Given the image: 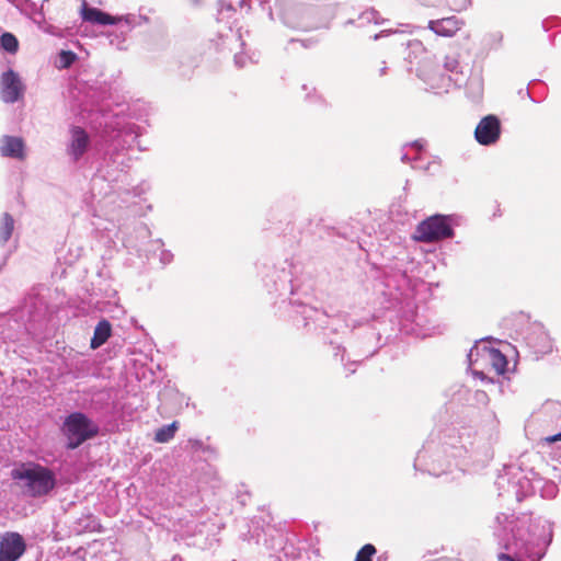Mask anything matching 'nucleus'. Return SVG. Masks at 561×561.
<instances>
[{"mask_svg": "<svg viewBox=\"0 0 561 561\" xmlns=\"http://www.w3.org/2000/svg\"><path fill=\"white\" fill-rule=\"evenodd\" d=\"M493 535L503 549L499 561H541L553 539V524L533 513H499Z\"/></svg>", "mask_w": 561, "mask_h": 561, "instance_id": "f257e3e1", "label": "nucleus"}, {"mask_svg": "<svg viewBox=\"0 0 561 561\" xmlns=\"http://www.w3.org/2000/svg\"><path fill=\"white\" fill-rule=\"evenodd\" d=\"M470 427H448L437 438L431 437L416 454L414 468L440 477L453 467L460 468L467 458L479 454L473 447Z\"/></svg>", "mask_w": 561, "mask_h": 561, "instance_id": "f03ea898", "label": "nucleus"}, {"mask_svg": "<svg viewBox=\"0 0 561 561\" xmlns=\"http://www.w3.org/2000/svg\"><path fill=\"white\" fill-rule=\"evenodd\" d=\"M260 273L270 294L277 293L282 296L289 291L290 317L297 325L301 323L308 332L314 333L329 328L330 317L324 310L312 307L306 300L297 297L300 291L299 279L295 276L297 265L284 260L278 264H263Z\"/></svg>", "mask_w": 561, "mask_h": 561, "instance_id": "7ed1b4c3", "label": "nucleus"}, {"mask_svg": "<svg viewBox=\"0 0 561 561\" xmlns=\"http://www.w3.org/2000/svg\"><path fill=\"white\" fill-rule=\"evenodd\" d=\"M163 355L156 350V345L142 328V410L157 404L162 414L165 410L179 403L180 396L175 385L170 379L164 380Z\"/></svg>", "mask_w": 561, "mask_h": 561, "instance_id": "20e7f679", "label": "nucleus"}, {"mask_svg": "<svg viewBox=\"0 0 561 561\" xmlns=\"http://www.w3.org/2000/svg\"><path fill=\"white\" fill-rule=\"evenodd\" d=\"M399 300L398 317L400 330L416 337H427L438 332L435 313L426 304H416L408 294L393 297Z\"/></svg>", "mask_w": 561, "mask_h": 561, "instance_id": "39448f33", "label": "nucleus"}, {"mask_svg": "<svg viewBox=\"0 0 561 561\" xmlns=\"http://www.w3.org/2000/svg\"><path fill=\"white\" fill-rule=\"evenodd\" d=\"M11 478L18 482L27 497L47 496L57 486V478L51 469L36 462L22 463L12 469Z\"/></svg>", "mask_w": 561, "mask_h": 561, "instance_id": "423d86ee", "label": "nucleus"}, {"mask_svg": "<svg viewBox=\"0 0 561 561\" xmlns=\"http://www.w3.org/2000/svg\"><path fill=\"white\" fill-rule=\"evenodd\" d=\"M528 477L520 467L504 466L503 472L495 480L500 496L514 497L517 502L533 495L541 484V479L530 471Z\"/></svg>", "mask_w": 561, "mask_h": 561, "instance_id": "0eeeda50", "label": "nucleus"}, {"mask_svg": "<svg viewBox=\"0 0 561 561\" xmlns=\"http://www.w3.org/2000/svg\"><path fill=\"white\" fill-rule=\"evenodd\" d=\"M60 431L66 438V448L73 450L94 438L100 428L83 412H72L64 420Z\"/></svg>", "mask_w": 561, "mask_h": 561, "instance_id": "6e6552de", "label": "nucleus"}, {"mask_svg": "<svg viewBox=\"0 0 561 561\" xmlns=\"http://www.w3.org/2000/svg\"><path fill=\"white\" fill-rule=\"evenodd\" d=\"M443 68L448 75L442 72L438 67L426 70L425 66H422L417 69L416 76L431 89L448 90L450 85L460 88L463 84L465 75L459 70V61L456 57L446 56Z\"/></svg>", "mask_w": 561, "mask_h": 561, "instance_id": "1a4fd4ad", "label": "nucleus"}, {"mask_svg": "<svg viewBox=\"0 0 561 561\" xmlns=\"http://www.w3.org/2000/svg\"><path fill=\"white\" fill-rule=\"evenodd\" d=\"M415 233V240L421 242H435L451 239L455 236L451 217L448 215L435 214L422 220L417 225Z\"/></svg>", "mask_w": 561, "mask_h": 561, "instance_id": "9d476101", "label": "nucleus"}, {"mask_svg": "<svg viewBox=\"0 0 561 561\" xmlns=\"http://www.w3.org/2000/svg\"><path fill=\"white\" fill-rule=\"evenodd\" d=\"M25 84L20 75L13 69L3 71L0 76V100L5 104H14L23 99Z\"/></svg>", "mask_w": 561, "mask_h": 561, "instance_id": "9b49d317", "label": "nucleus"}, {"mask_svg": "<svg viewBox=\"0 0 561 561\" xmlns=\"http://www.w3.org/2000/svg\"><path fill=\"white\" fill-rule=\"evenodd\" d=\"M501 121L496 115L489 114L481 118L474 129V139L482 146H492L501 137Z\"/></svg>", "mask_w": 561, "mask_h": 561, "instance_id": "f8f14e48", "label": "nucleus"}, {"mask_svg": "<svg viewBox=\"0 0 561 561\" xmlns=\"http://www.w3.org/2000/svg\"><path fill=\"white\" fill-rule=\"evenodd\" d=\"M25 550L26 542L21 534L9 531L0 537V561H18Z\"/></svg>", "mask_w": 561, "mask_h": 561, "instance_id": "ddd939ff", "label": "nucleus"}, {"mask_svg": "<svg viewBox=\"0 0 561 561\" xmlns=\"http://www.w3.org/2000/svg\"><path fill=\"white\" fill-rule=\"evenodd\" d=\"M481 351L488 356V358L492 363V366L496 369L497 374L502 375L505 373L508 362L506 356L500 350L483 346ZM479 354L480 347L478 345H474L473 347L470 348L467 355L470 366H472L478 360Z\"/></svg>", "mask_w": 561, "mask_h": 561, "instance_id": "4468645a", "label": "nucleus"}, {"mask_svg": "<svg viewBox=\"0 0 561 561\" xmlns=\"http://www.w3.org/2000/svg\"><path fill=\"white\" fill-rule=\"evenodd\" d=\"M71 140L67 148L68 154L77 162L87 152L90 146V137L88 133L80 126H73L70 129Z\"/></svg>", "mask_w": 561, "mask_h": 561, "instance_id": "2eb2a0df", "label": "nucleus"}, {"mask_svg": "<svg viewBox=\"0 0 561 561\" xmlns=\"http://www.w3.org/2000/svg\"><path fill=\"white\" fill-rule=\"evenodd\" d=\"M0 153L2 157L24 160L25 141L22 137L3 135L0 139Z\"/></svg>", "mask_w": 561, "mask_h": 561, "instance_id": "dca6fc26", "label": "nucleus"}, {"mask_svg": "<svg viewBox=\"0 0 561 561\" xmlns=\"http://www.w3.org/2000/svg\"><path fill=\"white\" fill-rule=\"evenodd\" d=\"M525 341L536 355L548 354L552 351V341L541 327L534 328Z\"/></svg>", "mask_w": 561, "mask_h": 561, "instance_id": "f3484780", "label": "nucleus"}, {"mask_svg": "<svg viewBox=\"0 0 561 561\" xmlns=\"http://www.w3.org/2000/svg\"><path fill=\"white\" fill-rule=\"evenodd\" d=\"M145 252L148 262L152 264L157 260L158 265L161 268L173 261V253L164 249V243L161 239L148 242Z\"/></svg>", "mask_w": 561, "mask_h": 561, "instance_id": "a211bd4d", "label": "nucleus"}, {"mask_svg": "<svg viewBox=\"0 0 561 561\" xmlns=\"http://www.w3.org/2000/svg\"><path fill=\"white\" fill-rule=\"evenodd\" d=\"M462 22L456 16L444 18L428 21V28L435 34L444 37H451L462 26Z\"/></svg>", "mask_w": 561, "mask_h": 561, "instance_id": "6ab92c4d", "label": "nucleus"}, {"mask_svg": "<svg viewBox=\"0 0 561 561\" xmlns=\"http://www.w3.org/2000/svg\"><path fill=\"white\" fill-rule=\"evenodd\" d=\"M286 534L279 529L268 527L264 531V546L274 553H280L285 545Z\"/></svg>", "mask_w": 561, "mask_h": 561, "instance_id": "aec40b11", "label": "nucleus"}, {"mask_svg": "<svg viewBox=\"0 0 561 561\" xmlns=\"http://www.w3.org/2000/svg\"><path fill=\"white\" fill-rule=\"evenodd\" d=\"M112 335V325L108 320L102 319L99 321L94 329L93 336L90 342V347L96 350L101 347Z\"/></svg>", "mask_w": 561, "mask_h": 561, "instance_id": "412c9836", "label": "nucleus"}, {"mask_svg": "<svg viewBox=\"0 0 561 561\" xmlns=\"http://www.w3.org/2000/svg\"><path fill=\"white\" fill-rule=\"evenodd\" d=\"M463 84H466V95L473 103H479L483 96V80L480 75H472L467 80L465 79Z\"/></svg>", "mask_w": 561, "mask_h": 561, "instance_id": "4be33fe9", "label": "nucleus"}, {"mask_svg": "<svg viewBox=\"0 0 561 561\" xmlns=\"http://www.w3.org/2000/svg\"><path fill=\"white\" fill-rule=\"evenodd\" d=\"M178 430H179L178 421H173L170 424L163 425L156 431L153 440L156 443H160V444L169 443L171 439L174 438Z\"/></svg>", "mask_w": 561, "mask_h": 561, "instance_id": "5701e85b", "label": "nucleus"}, {"mask_svg": "<svg viewBox=\"0 0 561 561\" xmlns=\"http://www.w3.org/2000/svg\"><path fill=\"white\" fill-rule=\"evenodd\" d=\"M13 229L14 218L11 214L4 213L0 220V242L2 244H5L10 240Z\"/></svg>", "mask_w": 561, "mask_h": 561, "instance_id": "b1692460", "label": "nucleus"}, {"mask_svg": "<svg viewBox=\"0 0 561 561\" xmlns=\"http://www.w3.org/2000/svg\"><path fill=\"white\" fill-rule=\"evenodd\" d=\"M0 48L9 54H15L19 50V41L16 36L9 32L1 34Z\"/></svg>", "mask_w": 561, "mask_h": 561, "instance_id": "393cba45", "label": "nucleus"}, {"mask_svg": "<svg viewBox=\"0 0 561 561\" xmlns=\"http://www.w3.org/2000/svg\"><path fill=\"white\" fill-rule=\"evenodd\" d=\"M280 553L293 561H296L300 557L299 549L295 545V535L289 536L286 534L285 545L282 548Z\"/></svg>", "mask_w": 561, "mask_h": 561, "instance_id": "a878e982", "label": "nucleus"}, {"mask_svg": "<svg viewBox=\"0 0 561 561\" xmlns=\"http://www.w3.org/2000/svg\"><path fill=\"white\" fill-rule=\"evenodd\" d=\"M359 26H363L365 24L375 23V24H381L385 22L383 19L380 18V13L375 10L374 8L367 9L363 11L358 15Z\"/></svg>", "mask_w": 561, "mask_h": 561, "instance_id": "bb28decb", "label": "nucleus"}, {"mask_svg": "<svg viewBox=\"0 0 561 561\" xmlns=\"http://www.w3.org/2000/svg\"><path fill=\"white\" fill-rule=\"evenodd\" d=\"M471 432H472V442L474 443L473 447H474V449L479 450V454L472 458H467L466 462L468 460L480 461V460H482V458H490L491 453H490L489 445L485 443L479 444V443H481V439H477L476 433L472 430H471Z\"/></svg>", "mask_w": 561, "mask_h": 561, "instance_id": "cd10ccee", "label": "nucleus"}, {"mask_svg": "<svg viewBox=\"0 0 561 561\" xmlns=\"http://www.w3.org/2000/svg\"><path fill=\"white\" fill-rule=\"evenodd\" d=\"M11 3L25 16L31 19L37 5L32 0H11Z\"/></svg>", "mask_w": 561, "mask_h": 561, "instance_id": "c85d7f7f", "label": "nucleus"}, {"mask_svg": "<svg viewBox=\"0 0 561 561\" xmlns=\"http://www.w3.org/2000/svg\"><path fill=\"white\" fill-rule=\"evenodd\" d=\"M101 11L102 10L98 8L89 7L87 2L83 1L81 7V18L83 21L95 24L98 19L101 16Z\"/></svg>", "mask_w": 561, "mask_h": 561, "instance_id": "c756f323", "label": "nucleus"}, {"mask_svg": "<svg viewBox=\"0 0 561 561\" xmlns=\"http://www.w3.org/2000/svg\"><path fill=\"white\" fill-rule=\"evenodd\" d=\"M376 552V547L373 543H366L358 550L355 561H373Z\"/></svg>", "mask_w": 561, "mask_h": 561, "instance_id": "7c9ffc66", "label": "nucleus"}, {"mask_svg": "<svg viewBox=\"0 0 561 561\" xmlns=\"http://www.w3.org/2000/svg\"><path fill=\"white\" fill-rule=\"evenodd\" d=\"M77 59V55L71 50H61L59 53L60 68H69Z\"/></svg>", "mask_w": 561, "mask_h": 561, "instance_id": "2f4dec72", "label": "nucleus"}, {"mask_svg": "<svg viewBox=\"0 0 561 561\" xmlns=\"http://www.w3.org/2000/svg\"><path fill=\"white\" fill-rule=\"evenodd\" d=\"M439 162L437 160L428 161L426 163L422 162V156L421 157H413V164L412 169L414 170H423V171H431L433 167H438Z\"/></svg>", "mask_w": 561, "mask_h": 561, "instance_id": "473e14b6", "label": "nucleus"}, {"mask_svg": "<svg viewBox=\"0 0 561 561\" xmlns=\"http://www.w3.org/2000/svg\"><path fill=\"white\" fill-rule=\"evenodd\" d=\"M484 41L490 48H496L503 41V34L499 31L492 32L486 35Z\"/></svg>", "mask_w": 561, "mask_h": 561, "instance_id": "72a5a7b5", "label": "nucleus"}, {"mask_svg": "<svg viewBox=\"0 0 561 561\" xmlns=\"http://www.w3.org/2000/svg\"><path fill=\"white\" fill-rule=\"evenodd\" d=\"M121 20H122V18H116V16L108 14L107 12L101 11V16L98 19L95 24L111 25V24H116Z\"/></svg>", "mask_w": 561, "mask_h": 561, "instance_id": "f704fd0d", "label": "nucleus"}, {"mask_svg": "<svg viewBox=\"0 0 561 561\" xmlns=\"http://www.w3.org/2000/svg\"><path fill=\"white\" fill-rule=\"evenodd\" d=\"M407 147L414 151V156L413 157H421L422 156V151L424 149V141L422 139H417V140H414L412 142H409V144L404 145L403 149L407 148Z\"/></svg>", "mask_w": 561, "mask_h": 561, "instance_id": "c9c22d12", "label": "nucleus"}, {"mask_svg": "<svg viewBox=\"0 0 561 561\" xmlns=\"http://www.w3.org/2000/svg\"><path fill=\"white\" fill-rule=\"evenodd\" d=\"M31 20L35 24H37L39 27H42V25L45 23V14H44L43 5L36 8Z\"/></svg>", "mask_w": 561, "mask_h": 561, "instance_id": "e433bc0d", "label": "nucleus"}, {"mask_svg": "<svg viewBox=\"0 0 561 561\" xmlns=\"http://www.w3.org/2000/svg\"><path fill=\"white\" fill-rule=\"evenodd\" d=\"M472 4V0H454L453 5L454 10L457 12H461L463 10H467Z\"/></svg>", "mask_w": 561, "mask_h": 561, "instance_id": "4c0bfd02", "label": "nucleus"}, {"mask_svg": "<svg viewBox=\"0 0 561 561\" xmlns=\"http://www.w3.org/2000/svg\"><path fill=\"white\" fill-rule=\"evenodd\" d=\"M474 401L479 404L486 405L489 403V396L483 390H477L474 392Z\"/></svg>", "mask_w": 561, "mask_h": 561, "instance_id": "58836bf2", "label": "nucleus"}, {"mask_svg": "<svg viewBox=\"0 0 561 561\" xmlns=\"http://www.w3.org/2000/svg\"><path fill=\"white\" fill-rule=\"evenodd\" d=\"M485 421L489 423L490 428H495L497 424L496 415L493 411H486L485 412Z\"/></svg>", "mask_w": 561, "mask_h": 561, "instance_id": "ea45409f", "label": "nucleus"}, {"mask_svg": "<svg viewBox=\"0 0 561 561\" xmlns=\"http://www.w3.org/2000/svg\"><path fill=\"white\" fill-rule=\"evenodd\" d=\"M518 94H519L520 98H528V99H530L535 103H539L541 101L540 99H535L533 96V94L530 93L528 88L527 89H520L518 91Z\"/></svg>", "mask_w": 561, "mask_h": 561, "instance_id": "a19ab883", "label": "nucleus"}, {"mask_svg": "<svg viewBox=\"0 0 561 561\" xmlns=\"http://www.w3.org/2000/svg\"><path fill=\"white\" fill-rule=\"evenodd\" d=\"M233 60H234V65L238 68H242L245 65V58L242 54H236Z\"/></svg>", "mask_w": 561, "mask_h": 561, "instance_id": "79ce46f5", "label": "nucleus"}, {"mask_svg": "<svg viewBox=\"0 0 561 561\" xmlns=\"http://www.w3.org/2000/svg\"><path fill=\"white\" fill-rule=\"evenodd\" d=\"M401 161L403 163H411V165L413 164V157H411L408 152H403L402 156H401Z\"/></svg>", "mask_w": 561, "mask_h": 561, "instance_id": "37998d69", "label": "nucleus"}, {"mask_svg": "<svg viewBox=\"0 0 561 561\" xmlns=\"http://www.w3.org/2000/svg\"><path fill=\"white\" fill-rule=\"evenodd\" d=\"M367 339H368L369 341H370V340H373V339H376V340H377V342H379V341H380V339H381V335H380V333H379V332H375V330H371V331L368 333Z\"/></svg>", "mask_w": 561, "mask_h": 561, "instance_id": "c03bdc74", "label": "nucleus"}, {"mask_svg": "<svg viewBox=\"0 0 561 561\" xmlns=\"http://www.w3.org/2000/svg\"><path fill=\"white\" fill-rule=\"evenodd\" d=\"M390 33H391V31H389V30H383V31H381L380 33L375 34V35H374V39H375V41H377V39H379V38H381V37L388 36Z\"/></svg>", "mask_w": 561, "mask_h": 561, "instance_id": "a18cd8bd", "label": "nucleus"}, {"mask_svg": "<svg viewBox=\"0 0 561 561\" xmlns=\"http://www.w3.org/2000/svg\"><path fill=\"white\" fill-rule=\"evenodd\" d=\"M163 38H164V31L161 27H159V30L156 33V39L158 42H161V41H163Z\"/></svg>", "mask_w": 561, "mask_h": 561, "instance_id": "49530a36", "label": "nucleus"}, {"mask_svg": "<svg viewBox=\"0 0 561 561\" xmlns=\"http://www.w3.org/2000/svg\"><path fill=\"white\" fill-rule=\"evenodd\" d=\"M557 485L551 483L550 485H548V492L551 496H554L557 494Z\"/></svg>", "mask_w": 561, "mask_h": 561, "instance_id": "de8ad7c7", "label": "nucleus"}, {"mask_svg": "<svg viewBox=\"0 0 561 561\" xmlns=\"http://www.w3.org/2000/svg\"><path fill=\"white\" fill-rule=\"evenodd\" d=\"M377 353V348L368 347L366 350L365 358L371 357Z\"/></svg>", "mask_w": 561, "mask_h": 561, "instance_id": "09e8293b", "label": "nucleus"}, {"mask_svg": "<svg viewBox=\"0 0 561 561\" xmlns=\"http://www.w3.org/2000/svg\"><path fill=\"white\" fill-rule=\"evenodd\" d=\"M547 440L549 443H554L557 440H561V432L556 434V435H553V436L548 437Z\"/></svg>", "mask_w": 561, "mask_h": 561, "instance_id": "8fccbe9b", "label": "nucleus"}, {"mask_svg": "<svg viewBox=\"0 0 561 561\" xmlns=\"http://www.w3.org/2000/svg\"><path fill=\"white\" fill-rule=\"evenodd\" d=\"M301 45L305 47V48H309L311 45H313L316 42L311 41V39H305V41H300Z\"/></svg>", "mask_w": 561, "mask_h": 561, "instance_id": "3c124183", "label": "nucleus"}, {"mask_svg": "<svg viewBox=\"0 0 561 561\" xmlns=\"http://www.w3.org/2000/svg\"><path fill=\"white\" fill-rule=\"evenodd\" d=\"M376 561H388V554L387 552L380 554L377 557V560Z\"/></svg>", "mask_w": 561, "mask_h": 561, "instance_id": "603ef678", "label": "nucleus"}, {"mask_svg": "<svg viewBox=\"0 0 561 561\" xmlns=\"http://www.w3.org/2000/svg\"><path fill=\"white\" fill-rule=\"evenodd\" d=\"M194 5H202V0H190Z\"/></svg>", "mask_w": 561, "mask_h": 561, "instance_id": "864d4df0", "label": "nucleus"}, {"mask_svg": "<svg viewBox=\"0 0 561 561\" xmlns=\"http://www.w3.org/2000/svg\"><path fill=\"white\" fill-rule=\"evenodd\" d=\"M387 67L383 65L380 69V76H383L386 73Z\"/></svg>", "mask_w": 561, "mask_h": 561, "instance_id": "5fc2aeb1", "label": "nucleus"}, {"mask_svg": "<svg viewBox=\"0 0 561 561\" xmlns=\"http://www.w3.org/2000/svg\"><path fill=\"white\" fill-rule=\"evenodd\" d=\"M336 348H337V351H342L343 353H345V348H344V347H341V346L339 345ZM342 355H344V354H342ZM341 359L343 360V359H344V356H342V358H341Z\"/></svg>", "mask_w": 561, "mask_h": 561, "instance_id": "6e6d98bb", "label": "nucleus"}, {"mask_svg": "<svg viewBox=\"0 0 561 561\" xmlns=\"http://www.w3.org/2000/svg\"><path fill=\"white\" fill-rule=\"evenodd\" d=\"M191 443H193V446H199L202 443L199 440H190Z\"/></svg>", "mask_w": 561, "mask_h": 561, "instance_id": "4d7b16f0", "label": "nucleus"}, {"mask_svg": "<svg viewBox=\"0 0 561 561\" xmlns=\"http://www.w3.org/2000/svg\"><path fill=\"white\" fill-rule=\"evenodd\" d=\"M125 21H126V24H127L126 27L129 28V26H130L129 15L125 18Z\"/></svg>", "mask_w": 561, "mask_h": 561, "instance_id": "13d9d810", "label": "nucleus"}, {"mask_svg": "<svg viewBox=\"0 0 561 561\" xmlns=\"http://www.w3.org/2000/svg\"><path fill=\"white\" fill-rule=\"evenodd\" d=\"M141 20H142V24L148 22V18L145 15L141 16Z\"/></svg>", "mask_w": 561, "mask_h": 561, "instance_id": "bf43d9fd", "label": "nucleus"}, {"mask_svg": "<svg viewBox=\"0 0 561 561\" xmlns=\"http://www.w3.org/2000/svg\"><path fill=\"white\" fill-rule=\"evenodd\" d=\"M477 376H480L482 379L484 378V374L481 371V373H476Z\"/></svg>", "mask_w": 561, "mask_h": 561, "instance_id": "052dcab7", "label": "nucleus"}, {"mask_svg": "<svg viewBox=\"0 0 561 561\" xmlns=\"http://www.w3.org/2000/svg\"><path fill=\"white\" fill-rule=\"evenodd\" d=\"M354 23H355V21H354V20H348V21L346 22V24H354Z\"/></svg>", "mask_w": 561, "mask_h": 561, "instance_id": "680f3d73", "label": "nucleus"}, {"mask_svg": "<svg viewBox=\"0 0 561 561\" xmlns=\"http://www.w3.org/2000/svg\"><path fill=\"white\" fill-rule=\"evenodd\" d=\"M357 363H358V360H353V362L351 363V366H355Z\"/></svg>", "mask_w": 561, "mask_h": 561, "instance_id": "e2e57ef3", "label": "nucleus"}, {"mask_svg": "<svg viewBox=\"0 0 561 561\" xmlns=\"http://www.w3.org/2000/svg\"><path fill=\"white\" fill-rule=\"evenodd\" d=\"M348 370L351 374L355 373V368H350Z\"/></svg>", "mask_w": 561, "mask_h": 561, "instance_id": "0e129e2a", "label": "nucleus"}, {"mask_svg": "<svg viewBox=\"0 0 561 561\" xmlns=\"http://www.w3.org/2000/svg\"><path fill=\"white\" fill-rule=\"evenodd\" d=\"M537 82H539V80H533V81L530 82V84H534V83H537Z\"/></svg>", "mask_w": 561, "mask_h": 561, "instance_id": "69168bd1", "label": "nucleus"}, {"mask_svg": "<svg viewBox=\"0 0 561 561\" xmlns=\"http://www.w3.org/2000/svg\"><path fill=\"white\" fill-rule=\"evenodd\" d=\"M147 209H148V210H151V209H152V206H151V205H148V206H147Z\"/></svg>", "mask_w": 561, "mask_h": 561, "instance_id": "338daca9", "label": "nucleus"}]
</instances>
